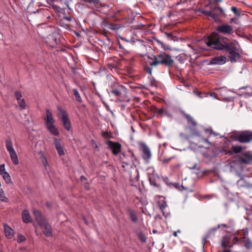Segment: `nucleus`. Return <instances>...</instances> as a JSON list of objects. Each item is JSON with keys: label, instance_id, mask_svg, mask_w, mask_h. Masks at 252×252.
<instances>
[{"label": "nucleus", "instance_id": "f257e3e1", "mask_svg": "<svg viewBox=\"0 0 252 252\" xmlns=\"http://www.w3.org/2000/svg\"><path fill=\"white\" fill-rule=\"evenodd\" d=\"M205 42L210 48L228 51V58L232 63L235 62L240 57L236 44L233 42H229L228 38L219 35L218 33H212L205 39Z\"/></svg>", "mask_w": 252, "mask_h": 252}, {"label": "nucleus", "instance_id": "f03ea898", "mask_svg": "<svg viewBox=\"0 0 252 252\" xmlns=\"http://www.w3.org/2000/svg\"><path fill=\"white\" fill-rule=\"evenodd\" d=\"M33 214L44 235L47 237L52 236L53 234L51 227L41 212L34 209Z\"/></svg>", "mask_w": 252, "mask_h": 252}, {"label": "nucleus", "instance_id": "7ed1b4c3", "mask_svg": "<svg viewBox=\"0 0 252 252\" xmlns=\"http://www.w3.org/2000/svg\"><path fill=\"white\" fill-rule=\"evenodd\" d=\"M108 79L109 80V83L111 88L110 93L114 96L120 98L124 94L127 93V89L124 86L119 84L117 82V79L111 76H108Z\"/></svg>", "mask_w": 252, "mask_h": 252}, {"label": "nucleus", "instance_id": "20e7f679", "mask_svg": "<svg viewBox=\"0 0 252 252\" xmlns=\"http://www.w3.org/2000/svg\"><path fill=\"white\" fill-rule=\"evenodd\" d=\"M173 60L169 54L163 52L157 57H155V61L150 63L151 66L157 65L158 64H164L169 66L172 64Z\"/></svg>", "mask_w": 252, "mask_h": 252}, {"label": "nucleus", "instance_id": "39448f33", "mask_svg": "<svg viewBox=\"0 0 252 252\" xmlns=\"http://www.w3.org/2000/svg\"><path fill=\"white\" fill-rule=\"evenodd\" d=\"M5 146L7 151L9 152L10 158L15 165L19 164V159L18 156L13 148V143L11 140L9 138L5 141Z\"/></svg>", "mask_w": 252, "mask_h": 252}, {"label": "nucleus", "instance_id": "423d86ee", "mask_svg": "<svg viewBox=\"0 0 252 252\" xmlns=\"http://www.w3.org/2000/svg\"><path fill=\"white\" fill-rule=\"evenodd\" d=\"M57 108L59 111L58 116L61 118L64 128L67 131H69L71 126L66 112L60 106H58Z\"/></svg>", "mask_w": 252, "mask_h": 252}, {"label": "nucleus", "instance_id": "0eeeda50", "mask_svg": "<svg viewBox=\"0 0 252 252\" xmlns=\"http://www.w3.org/2000/svg\"><path fill=\"white\" fill-rule=\"evenodd\" d=\"M237 140L241 143H246L252 140V132L244 131L237 135Z\"/></svg>", "mask_w": 252, "mask_h": 252}, {"label": "nucleus", "instance_id": "6e6552de", "mask_svg": "<svg viewBox=\"0 0 252 252\" xmlns=\"http://www.w3.org/2000/svg\"><path fill=\"white\" fill-rule=\"evenodd\" d=\"M216 30L224 34H232L234 32L233 27L226 24L218 26L216 28Z\"/></svg>", "mask_w": 252, "mask_h": 252}, {"label": "nucleus", "instance_id": "1a4fd4ad", "mask_svg": "<svg viewBox=\"0 0 252 252\" xmlns=\"http://www.w3.org/2000/svg\"><path fill=\"white\" fill-rule=\"evenodd\" d=\"M140 150L142 152V158L146 162H149L151 158V153L149 148L144 143L140 144Z\"/></svg>", "mask_w": 252, "mask_h": 252}, {"label": "nucleus", "instance_id": "9d476101", "mask_svg": "<svg viewBox=\"0 0 252 252\" xmlns=\"http://www.w3.org/2000/svg\"><path fill=\"white\" fill-rule=\"evenodd\" d=\"M108 148L111 150L114 155H118L121 151L122 146L118 142H115L112 141H108L106 143Z\"/></svg>", "mask_w": 252, "mask_h": 252}, {"label": "nucleus", "instance_id": "9b49d317", "mask_svg": "<svg viewBox=\"0 0 252 252\" xmlns=\"http://www.w3.org/2000/svg\"><path fill=\"white\" fill-rule=\"evenodd\" d=\"M226 58L223 56H217L213 58L210 60L211 64L221 65L225 63Z\"/></svg>", "mask_w": 252, "mask_h": 252}, {"label": "nucleus", "instance_id": "f8f14e48", "mask_svg": "<svg viewBox=\"0 0 252 252\" xmlns=\"http://www.w3.org/2000/svg\"><path fill=\"white\" fill-rule=\"evenodd\" d=\"M44 121L46 126L54 124L55 123V120L53 118V114L51 111L49 109L46 111V117L44 119Z\"/></svg>", "mask_w": 252, "mask_h": 252}, {"label": "nucleus", "instance_id": "ddd939ff", "mask_svg": "<svg viewBox=\"0 0 252 252\" xmlns=\"http://www.w3.org/2000/svg\"><path fill=\"white\" fill-rule=\"evenodd\" d=\"M241 162L245 164H250L252 162V155L248 153H245L243 154V157L239 158Z\"/></svg>", "mask_w": 252, "mask_h": 252}, {"label": "nucleus", "instance_id": "4468645a", "mask_svg": "<svg viewBox=\"0 0 252 252\" xmlns=\"http://www.w3.org/2000/svg\"><path fill=\"white\" fill-rule=\"evenodd\" d=\"M54 144L59 155L60 156H63L65 154L63 147L61 143L60 140L57 138H54Z\"/></svg>", "mask_w": 252, "mask_h": 252}, {"label": "nucleus", "instance_id": "2eb2a0df", "mask_svg": "<svg viewBox=\"0 0 252 252\" xmlns=\"http://www.w3.org/2000/svg\"><path fill=\"white\" fill-rule=\"evenodd\" d=\"M231 235L226 234L224 236L221 240V246L224 248L226 247H231L232 246H229Z\"/></svg>", "mask_w": 252, "mask_h": 252}, {"label": "nucleus", "instance_id": "dca6fc26", "mask_svg": "<svg viewBox=\"0 0 252 252\" xmlns=\"http://www.w3.org/2000/svg\"><path fill=\"white\" fill-rule=\"evenodd\" d=\"M4 230L5 236L8 239H11L14 235V230L7 224H4Z\"/></svg>", "mask_w": 252, "mask_h": 252}, {"label": "nucleus", "instance_id": "f3484780", "mask_svg": "<svg viewBox=\"0 0 252 252\" xmlns=\"http://www.w3.org/2000/svg\"><path fill=\"white\" fill-rule=\"evenodd\" d=\"M237 185L239 188L252 189V184L247 182L244 179L241 178L237 182Z\"/></svg>", "mask_w": 252, "mask_h": 252}, {"label": "nucleus", "instance_id": "a211bd4d", "mask_svg": "<svg viewBox=\"0 0 252 252\" xmlns=\"http://www.w3.org/2000/svg\"><path fill=\"white\" fill-rule=\"evenodd\" d=\"M221 227H223L226 228H227L229 227V226L227 224H218V225L217 227H214V228H211V229H210L209 230V231H208V232L207 233V237L206 238V239L208 238L212 234H214L215 233V232L216 231H217Z\"/></svg>", "mask_w": 252, "mask_h": 252}, {"label": "nucleus", "instance_id": "6ab92c4d", "mask_svg": "<svg viewBox=\"0 0 252 252\" xmlns=\"http://www.w3.org/2000/svg\"><path fill=\"white\" fill-rule=\"evenodd\" d=\"M22 219L25 223H29L32 221V218L28 211L24 210L23 211Z\"/></svg>", "mask_w": 252, "mask_h": 252}, {"label": "nucleus", "instance_id": "aec40b11", "mask_svg": "<svg viewBox=\"0 0 252 252\" xmlns=\"http://www.w3.org/2000/svg\"><path fill=\"white\" fill-rule=\"evenodd\" d=\"M46 127L48 131L53 135L55 136H58L59 135V131L55 126L54 124L47 126Z\"/></svg>", "mask_w": 252, "mask_h": 252}, {"label": "nucleus", "instance_id": "412c9836", "mask_svg": "<svg viewBox=\"0 0 252 252\" xmlns=\"http://www.w3.org/2000/svg\"><path fill=\"white\" fill-rule=\"evenodd\" d=\"M128 215L132 222L135 223L137 222L138 218L137 216V213L135 211L129 210L128 211Z\"/></svg>", "mask_w": 252, "mask_h": 252}, {"label": "nucleus", "instance_id": "4be33fe9", "mask_svg": "<svg viewBox=\"0 0 252 252\" xmlns=\"http://www.w3.org/2000/svg\"><path fill=\"white\" fill-rule=\"evenodd\" d=\"M200 11L207 16L211 17L213 19L216 20L217 19V14L214 13L213 11H206V10H200Z\"/></svg>", "mask_w": 252, "mask_h": 252}, {"label": "nucleus", "instance_id": "5701e85b", "mask_svg": "<svg viewBox=\"0 0 252 252\" xmlns=\"http://www.w3.org/2000/svg\"><path fill=\"white\" fill-rule=\"evenodd\" d=\"M186 117L188 121V124L189 125V126H192L193 127H194L197 125L196 122L189 115H186Z\"/></svg>", "mask_w": 252, "mask_h": 252}, {"label": "nucleus", "instance_id": "b1692460", "mask_svg": "<svg viewBox=\"0 0 252 252\" xmlns=\"http://www.w3.org/2000/svg\"><path fill=\"white\" fill-rule=\"evenodd\" d=\"M72 91H73L74 95L75 97L76 100L79 103H82V99L81 98V97L78 90L76 89H73Z\"/></svg>", "mask_w": 252, "mask_h": 252}, {"label": "nucleus", "instance_id": "393cba45", "mask_svg": "<svg viewBox=\"0 0 252 252\" xmlns=\"http://www.w3.org/2000/svg\"><path fill=\"white\" fill-rule=\"evenodd\" d=\"M3 175H1L2 176L3 179L5 181L6 183L8 184L10 183H11V179L10 176L8 173H3Z\"/></svg>", "mask_w": 252, "mask_h": 252}, {"label": "nucleus", "instance_id": "a878e982", "mask_svg": "<svg viewBox=\"0 0 252 252\" xmlns=\"http://www.w3.org/2000/svg\"><path fill=\"white\" fill-rule=\"evenodd\" d=\"M211 11H213L214 13H217L218 18V16L221 14L222 12V9L221 8L219 7L218 6H214L213 8H212Z\"/></svg>", "mask_w": 252, "mask_h": 252}, {"label": "nucleus", "instance_id": "bb28decb", "mask_svg": "<svg viewBox=\"0 0 252 252\" xmlns=\"http://www.w3.org/2000/svg\"><path fill=\"white\" fill-rule=\"evenodd\" d=\"M18 104L19 107L22 110H24L26 108L27 104L24 98H23L22 100H19V101H18Z\"/></svg>", "mask_w": 252, "mask_h": 252}, {"label": "nucleus", "instance_id": "cd10ccee", "mask_svg": "<svg viewBox=\"0 0 252 252\" xmlns=\"http://www.w3.org/2000/svg\"><path fill=\"white\" fill-rule=\"evenodd\" d=\"M0 199L2 201L7 202L8 198L5 196L4 192L2 189H0Z\"/></svg>", "mask_w": 252, "mask_h": 252}, {"label": "nucleus", "instance_id": "c85d7f7f", "mask_svg": "<svg viewBox=\"0 0 252 252\" xmlns=\"http://www.w3.org/2000/svg\"><path fill=\"white\" fill-rule=\"evenodd\" d=\"M138 236L141 242L145 243L147 240L146 236L142 232H139L138 234Z\"/></svg>", "mask_w": 252, "mask_h": 252}, {"label": "nucleus", "instance_id": "c756f323", "mask_svg": "<svg viewBox=\"0 0 252 252\" xmlns=\"http://www.w3.org/2000/svg\"><path fill=\"white\" fill-rule=\"evenodd\" d=\"M15 96L17 101H19V100H22L23 95L20 91H16L14 93Z\"/></svg>", "mask_w": 252, "mask_h": 252}, {"label": "nucleus", "instance_id": "7c9ffc66", "mask_svg": "<svg viewBox=\"0 0 252 252\" xmlns=\"http://www.w3.org/2000/svg\"><path fill=\"white\" fill-rule=\"evenodd\" d=\"M232 150L235 153H239L242 151V148L240 146H233L232 147Z\"/></svg>", "mask_w": 252, "mask_h": 252}, {"label": "nucleus", "instance_id": "2f4dec72", "mask_svg": "<svg viewBox=\"0 0 252 252\" xmlns=\"http://www.w3.org/2000/svg\"><path fill=\"white\" fill-rule=\"evenodd\" d=\"M173 158V157H171L169 158H164L160 156L159 158V160L162 163L166 164L168 163Z\"/></svg>", "mask_w": 252, "mask_h": 252}, {"label": "nucleus", "instance_id": "473e14b6", "mask_svg": "<svg viewBox=\"0 0 252 252\" xmlns=\"http://www.w3.org/2000/svg\"><path fill=\"white\" fill-rule=\"evenodd\" d=\"M125 157V155L123 154L122 155L120 156V158L121 159V161L122 163L126 164V165H128L129 164V162L125 160L124 158Z\"/></svg>", "mask_w": 252, "mask_h": 252}, {"label": "nucleus", "instance_id": "72a5a7b5", "mask_svg": "<svg viewBox=\"0 0 252 252\" xmlns=\"http://www.w3.org/2000/svg\"><path fill=\"white\" fill-rule=\"evenodd\" d=\"M205 131L206 133L207 134H213L214 135H215V136H217L218 135V133L215 132H214L213 131L212 129H209V128H207V129H205Z\"/></svg>", "mask_w": 252, "mask_h": 252}, {"label": "nucleus", "instance_id": "f704fd0d", "mask_svg": "<svg viewBox=\"0 0 252 252\" xmlns=\"http://www.w3.org/2000/svg\"><path fill=\"white\" fill-rule=\"evenodd\" d=\"M108 68L112 70V71H116L117 69V67L116 64H113L112 63H109L108 64Z\"/></svg>", "mask_w": 252, "mask_h": 252}, {"label": "nucleus", "instance_id": "c9c22d12", "mask_svg": "<svg viewBox=\"0 0 252 252\" xmlns=\"http://www.w3.org/2000/svg\"><path fill=\"white\" fill-rule=\"evenodd\" d=\"M158 205L160 209L162 211H163L167 207L166 203L164 201L159 203Z\"/></svg>", "mask_w": 252, "mask_h": 252}, {"label": "nucleus", "instance_id": "e433bc0d", "mask_svg": "<svg viewBox=\"0 0 252 252\" xmlns=\"http://www.w3.org/2000/svg\"><path fill=\"white\" fill-rule=\"evenodd\" d=\"M4 173H6L7 172L5 171V165L2 164L0 165V175H2Z\"/></svg>", "mask_w": 252, "mask_h": 252}, {"label": "nucleus", "instance_id": "4c0bfd02", "mask_svg": "<svg viewBox=\"0 0 252 252\" xmlns=\"http://www.w3.org/2000/svg\"><path fill=\"white\" fill-rule=\"evenodd\" d=\"M26 240L25 236L22 235H19L17 237V242L18 243H22Z\"/></svg>", "mask_w": 252, "mask_h": 252}, {"label": "nucleus", "instance_id": "58836bf2", "mask_svg": "<svg viewBox=\"0 0 252 252\" xmlns=\"http://www.w3.org/2000/svg\"><path fill=\"white\" fill-rule=\"evenodd\" d=\"M149 179V182L150 183L151 185H152L154 187H158V185H157V184L156 183L155 179L153 177H150Z\"/></svg>", "mask_w": 252, "mask_h": 252}, {"label": "nucleus", "instance_id": "ea45409f", "mask_svg": "<svg viewBox=\"0 0 252 252\" xmlns=\"http://www.w3.org/2000/svg\"><path fill=\"white\" fill-rule=\"evenodd\" d=\"M218 92L221 96H225V95L223 94L225 92H227V90L225 88H222L218 89Z\"/></svg>", "mask_w": 252, "mask_h": 252}, {"label": "nucleus", "instance_id": "a19ab883", "mask_svg": "<svg viewBox=\"0 0 252 252\" xmlns=\"http://www.w3.org/2000/svg\"><path fill=\"white\" fill-rule=\"evenodd\" d=\"M231 9L232 11H233L235 13V14L237 16H239L240 15V11L238 10V9L236 7L232 6L231 8Z\"/></svg>", "mask_w": 252, "mask_h": 252}, {"label": "nucleus", "instance_id": "79ce46f5", "mask_svg": "<svg viewBox=\"0 0 252 252\" xmlns=\"http://www.w3.org/2000/svg\"><path fill=\"white\" fill-rule=\"evenodd\" d=\"M91 142V144H92L93 147L94 148L96 149L97 151H98L99 147H98L97 144H96V143L95 142V141L94 140H92Z\"/></svg>", "mask_w": 252, "mask_h": 252}, {"label": "nucleus", "instance_id": "37998d69", "mask_svg": "<svg viewBox=\"0 0 252 252\" xmlns=\"http://www.w3.org/2000/svg\"><path fill=\"white\" fill-rule=\"evenodd\" d=\"M42 162L45 167H46L48 165V161L45 157H43L41 158Z\"/></svg>", "mask_w": 252, "mask_h": 252}, {"label": "nucleus", "instance_id": "c03bdc74", "mask_svg": "<svg viewBox=\"0 0 252 252\" xmlns=\"http://www.w3.org/2000/svg\"><path fill=\"white\" fill-rule=\"evenodd\" d=\"M102 135L104 138H105L106 139H108L110 137V136L107 131H103L102 133Z\"/></svg>", "mask_w": 252, "mask_h": 252}, {"label": "nucleus", "instance_id": "a18cd8bd", "mask_svg": "<svg viewBox=\"0 0 252 252\" xmlns=\"http://www.w3.org/2000/svg\"><path fill=\"white\" fill-rule=\"evenodd\" d=\"M180 136L182 138L184 139H189V136L184 133H181Z\"/></svg>", "mask_w": 252, "mask_h": 252}, {"label": "nucleus", "instance_id": "49530a36", "mask_svg": "<svg viewBox=\"0 0 252 252\" xmlns=\"http://www.w3.org/2000/svg\"><path fill=\"white\" fill-rule=\"evenodd\" d=\"M145 70L146 71V72L147 73H148L149 74H152V68L150 67H147L145 68Z\"/></svg>", "mask_w": 252, "mask_h": 252}, {"label": "nucleus", "instance_id": "de8ad7c7", "mask_svg": "<svg viewBox=\"0 0 252 252\" xmlns=\"http://www.w3.org/2000/svg\"><path fill=\"white\" fill-rule=\"evenodd\" d=\"M209 95H210V96H211L214 98H217V94L215 93H210Z\"/></svg>", "mask_w": 252, "mask_h": 252}, {"label": "nucleus", "instance_id": "09e8293b", "mask_svg": "<svg viewBox=\"0 0 252 252\" xmlns=\"http://www.w3.org/2000/svg\"><path fill=\"white\" fill-rule=\"evenodd\" d=\"M80 180H81V182H84L87 181V178L85 177H84V176H81L80 177Z\"/></svg>", "mask_w": 252, "mask_h": 252}, {"label": "nucleus", "instance_id": "8fccbe9b", "mask_svg": "<svg viewBox=\"0 0 252 252\" xmlns=\"http://www.w3.org/2000/svg\"><path fill=\"white\" fill-rule=\"evenodd\" d=\"M49 39L54 40L55 43L56 44V39L53 36H50Z\"/></svg>", "mask_w": 252, "mask_h": 252}, {"label": "nucleus", "instance_id": "3c124183", "mask_svg": "<svg viewBox=\"0 0 252 252\" xmlns=\"http://www.w3.org/2000/svg\"><path fill=\"white\" fill-rule=\"evenodd\" d=\"M178 232L180 233V232H181V231H180V230H179V231H174V232H173V236H175V237H177V233H178Z\"/></svg>", "mask_w": 252, "mask_h": 252}, {"label": "nucleus", "instance_id": "603ef678", "mask_svg": "<svg viewBox=\"0 0 252 252\" xmlns=\"http://www.w3.org/2000/svg\"><path fill=\"white\" fill-rule=\"evenodd\" d=\"M64 19L68 21H70L72 20V18L70 17H64Z\"/></svg>", "mask_w": 252, "mask_h": 252}, {"label": "nucleus", "instance_id": "864d4df0", "mask_svg": "<svg viewBox=\"0 0 252 252\" xmlns=\"http://www.w3.org/2000/svg\"><path fill=\"white\" fill-rule=\"evenodd\" d=\"M85 188L87 189H89V184L88 183H85Z\"/></svg>", "mask_w": 252, "mask_h": 252}, {"label": "nucleus", "instance_id": "5fc2aeb1", "mask_svg": "<svg viewBox=\"0 0 252 252\" xmlns=\"http://www.w3.org/2000/svg\"><path fill=\"white\" fill-rule=\"evenodd\" d=\"M193 134L198 136L199 135V132L198 131H194L193 132Z\"/></svg>", "mask_w": 252, "mask_h": 252}, {"label": "nucleus", "instance_id": "6e6d98bb", "mask_svg": "<svg viewBox=\"0 0 252 252\" xmlns=\"http://www.w3.org/2000/svg\"><path fill=\"white\" fill-rule=\"evenodd\" d=\"M151 85L152 86H156V83H155V82H153V81H151Z\"/></svg>", "mask_w": 252, "mask_h": 252}, {"label": "nucleus", "instance_id": "4d7b16f0", "mask_svg": "<svg viewBox=\"0 0 252 252\" xmlns=\"http://www.w3.org/2000/svg\"><path fill=\"white\" fill-rule=\"evenodd\" d=\"M233 241H235V242H237L238 241V239L237 237H235L233 239Z\"/></svg>", "mask_w": 252, "mask_h": 252}, {"label": "nucleus", "instance_id": "13d9d810", "mask_svg": "<svg viewBox=\"0 0 252 252\" xmlns=\"http://www.w3.org/2000/svg\"><path fill=\"white\" fill-rule=\"evenodd\" d=\"M247 88H248V86L243 87L240 88V90H241V89H245Z\"/></svg>", "mask_w": 252, "mask_h": 252}, {"label": "nucleus", "instance_id": "bf43d9fd", "mask_svg": "<svg viewBox=\"0 0 252 252\" xmlns=\"http://www.w3.org/2000/svg\"><path fill=\"white\" fill-rule=\"evenodd\" d=\"M201 94H202L201 93H199L198 95L199 97L202 98V96H201Z\"/></svg>", "mask_w": 252, "mask_h": 252}, {"label": "nucleus", "instance_id": "052dcab7", "mask_svg": "<svg viewBox=\"0 0 252 252\" xmlns=\"http://www.w3.org/2000/svg\"><path fill=\"white\" fill-rule=\"evenodd\" d=\"M157 231L156 230H153V233H154V234H155V233H157Z\"/></svg>", "mask_w": 252, "mask_h": 252}, {"label": "nucleus", "instance_id": "680f3d73", "mask_svg": "<svg viewBox=\"0 0 252 252\" xmlns=\"http://www.w3.org/2000/svg\"><path fill=\"white\" fill-rule=\"evenodd\" d=\"M158 42H159V43H161V44L162 45H163V43H162L161 42H160V41H158Z\"/></svg>", "mask_w": 252, "mask_h": 252}, {"label": "nucleus", "instance_id": "e2e57ef3", "mask_svg": "<svg viewBox=\"0 0 252 252\" xmlns=\"http://www.w3.org/2000/svg\"><path fill=\"white\" fill-rule=\"evenodd\" d=\"M205 141L206 142H209L206 139H205Z\"/></svg>", "mask_w": 252, "mask_h": 252}, {"label": "nucleus", "instance_id": "0e129e2a", "mask_svg": "<svg viewBox=\"0 0 252 252\" xmlns=\"http://www.w3.org/2000/svg\"><path fill=\"white\" fill-rule=\"evenodd\" d=\"M35 232L36 233V234H37V230H35Z\"/></svg>", "mask_w": 252, "mask_h": 252}, {"label": "nucleus", "instance_id": "69168bd1", "mask_svg": "<svg viewBox=\"0 0 252 252\" xmlns=\"http://www.w3.org/2000/svg\"><path fill=\"white\" fill-rule=\"evenodd\" d=\"M222 0H218L219 1H221Z\"/></svg>", "mask_w": 252, "mask_h": 252}, {"label": "nucleus", "instance_id": "338daca9", "mask_svg": "<svg viewBox=\"0 0 252 252\" xmlns=\"http://www.w3.org/2000/svg\"><path fill=\"white\" fill-rule=\"evenodd\" d=\"M2 252V251H1V252Z\"/></svg>", "mask_w": 252, "mask_h": 252}]
</instances>
